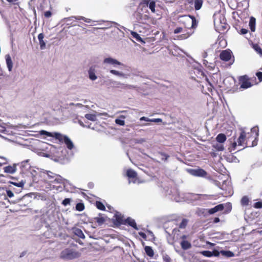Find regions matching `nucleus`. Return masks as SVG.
I'll use <instances>...</instances> for the list:
<instances>
[{"mask_svg": "<svg viewBox=\"0 0 262 262\" xmlns=\"http://www.w3.org/2000/svg\"><path fill=\"white\" fill-rule=\"evenodd\" d=\"M139 234L143 238H144L145 240L146 239L147 236H146V235L145 233H144V232H139Z\"/></svg>", "mask_w": 262, "mask_h": 262, "instance_id": "nucleus-52", "label": "nucleus"}, {"mask_svg": "<svg viewBox=\"0 0 262 262\" xmlns=\"http://www.w3.org/2000/svg\"><path fill=\"white\" fill-rule=\"evenodd\" d=\"M52 12L50 11H46L44 13V16L46 18H49L52 16Z\"/></svg>", "mask_w": 262, "mask_h": 262, "instance_id": "nucleus-47", "label": "nucleus"}, {"mask_svg": "<svg viewBox=\"0 0 262 262\" xmlns=\"http://www.w3.org/2000/svg\"><path fill=\"white\" fill-rule=\"evenodd\" d=\"M188 222V220L183 219L181 223L179 225V228L180 229H185L187 225Z\"/></svg>", "mask_w": 262, "mask_h": 262, "instance_id": "nucleus-31", "label": "nucleus"}, {"mask_svg": "<svg viewBox=\"0 0 262 262\" xmlns=\"http://www.w3.org/2000/svg\"><path fill=\"white\" fill-rule=\"evenodd\" d=\"M258 132L256 129L251 130L250 133H246L245 147H253L257 145Z\"/></svg>", "mask_w": 262, "mask_h": 262, "instance_id": "nucleus-2", "label": "nucleus"}, {"mask_svg": "<svg viewBox=\"0 0 262 262\" xmlns=\"http://www.w3.org/2000/svg\"><path fill=\"white\" fill-rule=\"evenodd\" d=\"M146 254L149 257H152L154 255V252L152 248L150 246H146L144 248Z\"/></svg>", "mask_w": 262, "mask_h": 262, "instance_id": "nucleus-22", "label": "nucleus"}, {"mask_svg": "<svg viewBox=\"0 0 262 262\" xmlns=\"http://www.w3.org/2000/svg\"><path fill=\"white\" fill-rule=\"evenodd\" d=\"M84 209V205L82 203H78L76 205V209L77 211H81Z\"/></svg>", "mask_w": 262, "mask_h": 262, "instance_id": "nucleus-37", "label": "nucleus"}, {"mask_svg": "<svg viewBox=\"0 0 262 262\" xmlns=\"http://www.w3.org/2000/svg\"><path fill=\"white\" fill-rule=\"evenodd\" d=\"M227 139L225 134L220 133L216 137V141L220 143H223Z\"/></svg>", "mask_w": 262, "mask_h": 262, "instance_id": "nucleus-21", "label": "nucleus"}, {"mask_svg": "<svg viewBox=\"0 0 262 262\" xmlns=\"http://www.w3.org/2000/svg\"><path fill=\"white\" fill-rule=\"evenodd\" d=\"M5 59L8 70L11 72L13 68V62L10 55L9 54H7L5 56Z\"/></svg>", "mask_w": 262, "mask_h": 262, "instance_id": "nucleus-17", "label": "nucleus"}, {"mask_svg": "<svg viewBox=\"0 0 262 262\" xmlns=\"http://www.w3.org/2000/svg\"><path fill=\"white\" fill-rule=\"evenodd\" d=\"M11 183L13 185H14V186H17V187H23L24 185V183L23 182H19V183L12 182Z\"/></svg>", "mask_w": 262, "mask_h": 262, "instance_id": "nucleus-46", "label": "nucleus"}, {"mask_svg": "<svg viewBox=\"0 0 262 262\" xmlns=\"http://www.w3.org/2000/svg\"><path fill=\"white\" fill-rule=\"evenodd\" d=\"M96 207L102 211H104L105 210V207L104 204L100 201H96Z\"/></svg>", "mask_w": 262, "mask_h": 262, "instance_id": "nucleus-30", "label": "nucleus"}, {"mask_svg": "<svg viewBox=\"0 0 262 262\" xmlns=\"http://www.w3.org/2000/svg\"><path fill=\"white\" fill-rule=\"evenodd\" d=\"M249 200L248 196H244L241 201V203L243 206H247L249 204Z\"/></svg>", "mask_w": 262, "mask_h": 262, "instance_id": "nucleus-32", "label": "nucleus"}, {"mask_svg": "<svg viewBox=\"0 0 262 262\" xmlns=\"http://www.w3.org/2000/svg\"><path fill=\"white\" fill-rule=\"evenodd\" d=\"M150 0H141L140 5L144 7H148Z\"/></svg>", "mask_w": 262, "mask_h": 262, "instance_id": "nucleus-39", "label": "nucleus"}, {"mask_svg": "<svg viewBox=\"0 0 262 262\" xmlns=\"http://www.w3.org/2000/svg\"><path fill=\"white\" fill-rule=\"evenodd\" d=\"M232 52L230 50H223L220 54V59L224 61H228L231 58Z\"/></svg>", "mask_w": 262, "mask_h": 262, "instance_id": "nucleus-9", "label": "nucleus"}, {"mask_svg": "<svg viewBox=\"0 0 262 262\" xmlns=\"http://www.w3.org/2000/svg\"><path fill=\"white\" fill-rule=\"evenodd\" d=\"M88 73H89V78L91 80H95L97 78V76L95 75V70L94 67H91L90 68V69L88 71Z\"/></svg>", "mask_w": 262, "mask_h": 262, "instance_id": "nucleus-19", "label": "nucleus"}, {"mask_svg": "<svg viewBox=\"0 0 262 262\" xmlns=\"http://www.w3.org/2000/svg\"><path fill=\"white\" fill-rule=\"evenodd\" d=\"M61 136L60 139L57 140L60 142H64L68 149H72L74 148V145L72 141L67 136L61 134Z\"/></svg>", "mask_w": 262, "mask_h": 262, "instance_id": "nucleus-8", "label": "nucleus"}, {"mask_svg": "<svg viewBox=\"0 0 262 262\" xmlns=\"http://www.w3.org/2000/svg\"><path fill=\"white\" fill-rule=\"evenodd\" d=\"M220 253L223 256H226L227 257H231L234 255V253L230 251L222 250L221 251Z\"/></svg>", "mask_w": 262, "mask_h": 262, "instance_id": "nucleus-28", "label": "nucleus"}, {"mask_svg": "<svg viewBox=\"0 0 262 262\" xmlns=\"http://www.w3.org/2000/svg\"><path fill=\"white\" fill-rule=\"evenodd\" d=\"M140 120L141 121H150V119H149L148 118L145 117H142L140 118Z\"/></svg>", "mask_w": 262, "mask_h": 262, "instance_id": "nucleus-58", "label": "nucleus"}, {"mask_svg": "<svg viewBox=\"0 0 262 262\" xmlns=\"http://www.w3.org/2000/svg\"><path fill=\"white\" fill-rule=\"evenodd\" d=\"M5 172L9 173H13L16 170V167L15 165H13V166H7L4 168Z\"/></svg>", "mask_w": 262, "mask_h": 262, "instance_id": "nucleus-20", "label": "nucleus"}, {"mask_svg": "<svg viewBox=\"0 0 262 262\" xmlns=\"http://www.w3.org/2000/svg\"><path fill=\"white\" fill-rule=\"evenodd\" d=\"M203 0H194V9L195 10H200L203 5Z\"/></svg>", "mask_w": 262, "mask_h": 262, "instance_id": "nucleus-27", "label": "nucleus"}, {"mask_svg": "<svg viewBox=\"0 0 262 262\" xmlns=\"http://www.w3.org/2000/svg\"><path fill=\"white\" fill-rule=\"evenodd\" d=\"M149 8L150 9L152 12H155V7H156V3L154 1H150V2L148 4Z\"/></svg>", "mask_w": 262, "mask_h": 262, "instance_id": "nucleus-35", "label": "nucleus"}, {"mask_svg": "<svg viewBox=\"0 0 262 262\" xmlns=\"http://www.w3.org/2000/svg\"><path fill=\"white\" fill-rule=\"evenodd\" d=\"M85 117L91 121H95L96 120V116L94 114H86L85 115Z\"/></svg>", "mask_w": 262, "mask_h": 262, "instance_id": "nucleus-34", "label": "nucleus"}, {"mask_svg": "<svg viewBox=\"0 0 262 262\" xmlns=\"http://www.w3.org/2000/svg\"><path fill=\"white\" fill-rule=\"evenodd\" d=\"M212 254H213V255L215 256H218L219 255H220V252H219L217 250H213L212 252Z\"/></svg>", "mask_w": 262, "mask_h": 262, "instance_id": "nucleus-54", "label": "nucleus"}, {"mask_svg": "<svg viewBox=\"0 0 262 262\" xmlns=\"http://www.w3.org/2000/svg\"><path fill=\"white\" fill-rule=\"evenodd\" d=\"M232 205L230 203L220 204L208 210L209 214H213L217 212L223 211V214H227L231 211Z\"/></svg>", "mask_w": 262, "mask_h": 262, "instance_id": "nucleus-3", "label": "nucleus"}, {"mask_svg": "<svg viewBox=\"0 0 262 262\" xmlns=\"http://www.w3.org/2000/svg\"><path fill=\"white\" fill-rule=\"evenodd\" d=\"M246 133L244 130H242L239 135V137L238 138L237 141H235L234 140V141L231 143V150H234L236 149V146H241L243 147L242 149L245 148V142H246Z\"/></svg>", "mask_w": 262, "mask_h": 262, "instance_id": "nucleus-5", "label": "nucleus"}, {"mask_svg": "<svg viewBox=\"0 0 262 262\" xmlns=\"http://www.w3.org/2000/svg\"><path fill=\"white\" fill-rule=\"evenodd\" d=\"M71 199L69 198H66L64 199L62 202V204L63 206H67L68 205H69L71 202Z\"/></svg>", "mask_w": 262, "mask_h": 262, "instance_id": "nucleus-43", "label": "nucleus"}, {"mask_svg": "<svg viewBox=\"0 0 262 262\" xmlns=\"http://www.w3.org/2000/svg\"><path fill=\"white\" fill-rule=\"evenodd\" d=\"M6 1L7 2H8L9 3H14V2L17 1L18 0H6Z\"/></svg>", "mask_w": 262, "mask_h": 262, "instance_id": "nucleus-61", "label": "nucleus"}, {"mask_svg": "<svg viewBox=\"0 0 262 262\" xmlns=\"http://www.w3.org/2000/svg\"><path fill=\"white\" fill-rule=\"evenodd\" d=\"M131 34L132 36L135 38L137 41H142V38L140 37V35L138 34L137 32H132Z\"/></svg>", "mask_w": 262, "mask_h": 262, "instance_id": "nucleus-36", "label": "nucleus"}, {"mask_svg": "<svg viewBox=\"0 0 262 262\" xmlns=\"http://www.w3.org/2000/svg\"><path fill=\"white\" fill-rule=\"evenodd\" d=\"M202 253L203 255L206 257H211L213 255L212 252L210 251H203Z\"/></svg>", "mask_w": 262, "mask_h": 262, "instance_id": "nucleus-41", "label": "nucleus"}, {"mask_svg": "<svg viewBox=\"0 0 262 262\" xmlns=\"http://www.w3.org/2000/svg\"><path fill=\"white\" fill-rule=\"evenodd\" d=\"M80 255L78 252L67 248L61 252L60 257L63 259L70 260L79 257Z\"/></svg>", "mask_w": 262, "mask_h": 262, "instance_id": "nucleus-4", "label": "nucleus"}, {"mask_svg": "<svg viewBox=\"0 0 262 262\" xmlns=\"http://www.w3.org/2000/svg\"><path fill=\"white\" fill-rule=\"evenodd\" d=\"M206 80H207V81H208V78H207V77L206 78Z\"/></svg>", "mask_w": 262, "mask_h": 262, "instance_id": "nucleus-64", "label": "nucleus"}, {"mask_svg": "<svg viewBox=\"0 0 262 262\" xmlns=\"http://www.w3.org/2000/svg\"><path fill=\"white\" fill-rule=\"evenodd\" d=\"M188 3L190 4L193 2V0H187Z\"/></svg>", "mask_w": 262, "mask_h": 262, "instance_id": "nucleus-62", "label": "nucleus"}, {"mask_svg": "<svg viewBox=\"0 0 262 262\" xmlns=\"http://www.w3.org/2000/svg\"><path fill=\"white\" fill-rule=\"evenodd\" d=\"M150 121L154 122H160L162 121V119L160 118L150 119Z\"/></svg>", "mask_w": 262, "mask_h": 262, "instance_id": "nucleus-55", "label": "nucleus"}, {"mask_svg": "<svg viewBox=\"0 0 262 262\" xmlns=\"http://www.w3.org/2000/svg\"><path fill=\"white\" fill-rule=\"evenodd\" d=\"M44 35L43 33H40L38 35V39L39 42L40 49L43 50L46 48V42L43 40Z\"/></svg>", "mask_w": 262, "mask_h": 262, "instance_id": "nucleus-18", "label": "nucleus"}, {"mask_svg": "<svg viewBox=\"0 0 262 262\" xmlns=\"http://www.w3.org/2000/svg\"><path fill=\"white\" fill-rule=\"evenodd\" d=\"M40 133L41 135H46L48 137H53V138H55L56 139H60L61 137V134L59 133H56V132L51 133V132H48L46 130H41L40 132Z\"/></svg>", "mask_w": 262, "mask_h": 262, "instance_id": "nucleus-12", "label": "nucleus"}, {"mask_svg": "<svg viewBox=\"0 0 262 262\" xmlns=\"http://www.w3.org/2000/svg\"><path fill=\"white\" fill-rule=\"evenodd\" d=\"M251 46L258 54L262 56V49L258 44L252 43Z\"/></svg>", "mask_w": 262, "mask_h": 262, "instance_id": "nucleus-24", "label": "nucleus"}, {"mask_svg": "<svg viewBox=\"0 0 262 262\" xmlns=\"http://www.w3.org/2000/svg\"><path fill=\"white\" fill-rule=\"evenodd\" d=\"M248 30L245 28L241 29L240 30L238 31V33L241 35L246 34L248 33Z\"/></svg>", "mask_w": 262, "mask_h": 262, "instance_id": "nucleus-45", "label": "nucleus"}, {"mask_svg": "<svg viewBox=\"0 0 262 262\" xmlns=\"http://www.w3.org/2000/svg\"><path fill=\"white\" fill-rule=\"evenodd\" d=\"M126 176L129 179H135L133 181V183H135L137 177V172L132 169H128L126 172Z\"/></svg>", "mask_w": 262, "mask_h": 262, "instance_id": "nucleus-13", "label": "nucleus"}, {"mask_svg": "<svg viewBox=\"0 0 262 262\" xmlns=\"http://www.w3.org/2000/svg\"><path fill=\"white\" fill-rule=\"evenodd\" d=\"M55 181H56L58 183H61L62 182V179L60 177L56 178L54 180Z\"/></svg>", "mask_w": 262, "mask_h": 262, "instance_id": "nucleus-56", "label": "nucleus"}, {"mask_svg": "<svg viewBox=\"0 0 262 262\" xmlns=\"http://www.w3.org/2000/svg\"><path fill=\"white\" fill-rule=\"evenodd\" d=\"M7 194L9 198H12L14 195L13 193L11 190L7 191Z\"/></svg>", "mask_w": 262, "mask_h": 262, "instance_id": "nucleus-53", "label": "nucleus"}, {"mask_svg": "<svg viewBox=\"0 0 262 262\" xmlns=\"http://www.w3.org/2000/svg\"><path fill=\"white\" fill-rule=\"evenodd\" d=\"M206 54H207V53H205V54H204V57H205Z\"/></svg>", "mask_w": 262, "mask_h": 262, "instance_id": "nucleus-63", "label": "nucleus"}, {"mask_svg": "<svg viewBox=\"0 0 262 262\" xmlns=\"http://www.w3.org/2000/svg\"><path fill=\"white\" fill-rule=\"evenodd\" d=\"M253 207L255 208H257V209L262 208V202L259 201V202L255 203L253 205Z\"/></svg>", "mask_w": 262, "mask_h": 262, "instance_id": "nucleus-42", "label": "nucleus"}, {"mask_svg": "<svg viewBox=\"0 0 262 262\" xmlns=\"http://www.w3.org/2000/svg\"><path fill=\"white\" fill-rule=\"evenodd\" d=\"M255 18L253 17H251L249 21V27L252 32H254L255 30Z\"/></svg>", "mask_w": 262, "mask_h": 262, "instance_id": "nucleus-23", "label": "nucleus"}, {"mask_svg": "<svg viewBox=\"0 0 262 262\" xmlns=\"http://www.w3.org/2000/svg\"><path fill=\"white\" fill-rule=\"evenodd\" d=\"M125 116L123 115H121L119 117V118H117L115 119V123L119 125L123 126L125 125V121L123 120L125 119Z\"/></svg>", "mask_w": 262, "mask_h": 262, "instance_id": "nucleus-25", "label": "nucleus"}, {"mask_svg": "<svg viewBox=\"0 0 262 262\" xmlns=\"http://www.w3.org/2000/svg\"><path fill=\"white\" fill-rule=\"evenodd\" d=\"M213 147L217 151H223L224 150V147L223 145V143H220L217 142L216 144H214L213 145Z\"/></svg>", "mask_w": 262, "mask_h": 262, "instance_id": "nucleus-29", "label": "nucleus"}, {"mask_svg": "<svg viewBox=\"0 0 262 262\" xmlns=\"http://www.w3.org/2000/svg\"><path fill=\"white\" fill-rule=\"evenodd\" d=\"M82 20L87 23H91L92 22H93V21L92 19H91L90 18H85L84 17L83 18H82Z\"/></svg>", "mask_w": 262, "mask_h": 262, "instance_id": "nucleus-51", "label": "nucleus"}, {"mask_svg": "<svg viewBox=\"0 0 262 262\" xmlns=\"http://www.w3.org/2000/svg\"><path fill=\"white\" fill-rule=\"evenodd\" d=\"M239 82L241 84V88L247 89L252 86V84L250 81V79L247 75L241 76L239 79Z\"/></svg>", "mask_w": 262, "mask_h": 262, "instance_id": "nucleus-7", "label": "nucleus"}, {"mask_svg": "<svg viewBox=\"0 0 262 262\" xmlns=\"http://www.w3.org/2000/svg\"><path fill=\"white\" fill-rule=\"evenodd\" d=\"M124 224L131 226L135 230H138L139 229L137 226L136 223L134 219H131L130 217H127L126 219L124 220Z\"/></svg>", "mask_w": 262, "mask_h": 262, "instance_id": "nucleus-14", "label": "nucleus"}, {"mask_svg": "<svg viewBox=\"0 0 262 262\" xmlns=\"http://www.w3.org/2000/svg\"><path fill=\"white\" fill-rule=\"evenodd\" d=\"M94 221L97 223L98 226H102L106 221V219L102 216L101 213L99 214V216L94 217Z\"/></svg>", "mask_w": 262, "mask_h": 262, "instance_id": "nucleus-16", "label": "nucleus"}, {"mask_svg": "<svg viewBox=\"0 0 262 262\" xmlns=\"http://www.w3.org/2000/svg\"><path fill=\"white\" fill-rule=\"evenodd\" d=\"M220 220L218 217H214L213 220V223L215 224L220 222Z\"/></svg>", "mask_w": 262, "mask_h": 262, "instance_id": "nucleus-57", "label": "nucleus"}, {"mask_svg": "<svg viewBox=\"0 0 262 262\" xmlns=\"http://www.w3.org/2000/svg\"><path fill=\"white\" fill-rule=\"evenodd\" d=\"M158 154L160 155L161 156V159L163 161H167V159H168V158L169 157V155H168L167 154H166L164 152L159 151V152H158Z\"/></svg>", "mask_w": 262, "mask_h": 262, "instance_id": "nucleus-33", "label": "nucleus"}, {"mask_svg": "<svg viewBox=\"0 0 262 262\" xmlns=\"http://www.w3.org/2000/svg\"><path fill=\"white\" fill-rule=\"evenodd\" d=\"M115 224L118 225H124V220L123 219V216H122L121 214H115Z\"/></svg>", "mask_w": 262, "mask_h": 262, "instance_id": "nucleus-15", "label": "nucleus"}, {"mask_svg": "<svg viewBox=\"0 0 262 262\" xmlns=\"http://www.w3.org/2000/svg\"><path fill=\"white\" fill-rule=\"evenodd\" d=\"M6 163V159L0 157V167Z\"/></svg>", "mask_w": 262, "mask_h": 262, "instance_id": "nucleus-49", "label": "nucleus"}, {"mask_svg": "<svg viewBox=\"0 0 262 262\" xmlns=\"http://www.w3.org/2000/svg\"><path fill=\"white\" fill-rule=\"evenodd\" d=\"M84 18V17H83V16H78L75 17V18H76L77 20H82V18Z\"/></svg>", "mask_w": 262, "mask_h": 262, "instance_id": "nucleus-60", "label": "nucleus"}, {"mask_svg": "<svg viewBox=\"0 0 262 262\" xmlns=\"http://www.w3.org/2000/svg\"><path fill=\"white\" fill-rule=\"evenodd\" d=\"M179 22L188 29L195 28L197 21L194 16L191 15H182L178 17Z\"/></svg>", "mask_w": 262, "mask_h": 262, "instance_id": "nucleus-1", "label": "nucleus"}, {"mask_svg": "<svg viewBox=\"0 0 262 262\" xmlns=\"http://www.w3.org/2000/svg\"><path fill=\"white\" fill-rule=\"evenodd\" d=\"M27 253V251H23L20 254V256H19V257H23L24 256H25Z\"/></svg>", "mask_w": 262, "mask_h": 262, "instance_id": "nucleus-59", "label": "nucleus"}, {"mask_svg": "<svg viewBox=\"0 0 262 262\" xmlns=\"http://www.w3.org/2000/svg\"><path fill=\"white\" fill-rule=\"evenodd\" d=\"M256 75L257 76V77L259 81L262 80V72H258L256 73Z\"/></svg>", "mask_w": 262, "mask_h": 262, "instance_id": "nucleus-50", "label": "nucleus"}, {"mask_svg": "<svg viewBox=\"0 0 262 262\" xmlns=\"http://www.w3.org/2000/svg\"><path fill=\"white\" fill-rule=\"evenodd\" d=\"M187 171L192 176L206 178L207 172L202 168H198L197 169H188Z\"/></svg>", "mask_w": 262, "mask_h": 262, "instance_id": "nucleus-6", "label": "nucleus"}, {"mask_svg": "<svg viewBox=\"0 0 262 262\" xmlns=\"http://www.w3.org/2000/svg\"><path fill=\"white\" fill-rule=\"evenodd\" d=\"M190 35H191V33L187 32L186 33L181 34L180 36V37L182 39H185L188 38L190 36Z\"/></svg>", "mask_w": 262, "mask_h": 262, "instance_id": "nucleus-44", "label": "nucleus"}, {"mask_svg": "<svg viewBox=\"0 0 262 262\" xmlns=\"http://www.w3.org/2000/svg\"><path fill=\"white\" fill-rule=\"evenodd\" d=\"M110 73L113 74H114V75L118 76H121V77H124V74L123 73L119 72V71H117L115 70H110Z\"/></svg>", "mask_w": 262, "mask_h": 262, "instance_id": "nucleus-38", "label": "nucleus"}, {"mask_svg": "<svg viewBox=\"0 0 262 262\" xmlns=\"http://www.w3.org/2000/svg\"><path fill=\"white\" fill-rule=\"evenodd\" d=\"M182 31V28L181 27H178L177 28H176L174 31H173V33L174 34H178L180 32H181Z\"/></svg>", "mask_w": 262, "mask_h": 262, "instance_id": "nucleus-48", "label": "nucleus"}, {"mask_svg": "<svg viewBox=\"0 0 262 262\" xmlns=\"http://www.w3.org/2000/svg\"><path fill=\"white\" fill-rule=\"evenodd\" d=\"M74 234L81 238H84L85 235L82 230L79 228H75L74 230Z\"/></svg>", "mask_w": 262, "mask_h": 262, "instance_id": "nucleus-26", "label": "nucleus"}, {"mask_svg": "<svg viewBox=\"0 0 262 262\" xmlns=\"http://www.w3.org/2000/svg\"><path fill=\"white\" fill-rule=\"evenodd\" d=\"M103 63L111 64L114 67L122 64V63L118 61L117 60L111 57L105 58L103 60Z\"/></svg>", "mask_w": 262, "mask_h": 262, "instance_id": "nucleus-11", "label": "nucleus"}, {"mask_svg": "<svg viewBox=\"0 0 262 262\" xmlns=\"http://www.w3.org/2000/svg\"><path fill=\"white\" fill-rule=\"evenodd\" d=\"M187 237V236L185 235H183L181 236V238L183 240L181 242L180 245L182 249L183 250H187L191 247V243L189 241L185 240Z\"/></svg>", "mask_w": 262, "mask_h": 262, "instance_id": "nucleus-10", "label": "nucleus"}, {"mask_svg": "<svg viewBox=\"0 0 262 262\" xmlns=\"http://www.w3.org/2000/svg\"><path fill=\"white\" fill-rule=\"evenodd\" d=\"M162 258L164 262H171L170 257L166 254L163 255Z\"/></svg>", "mask_w": 262, "mask_h": 262, "instance_id": "nucleus-40", "label": "nucleus"}]
</instances>
